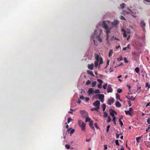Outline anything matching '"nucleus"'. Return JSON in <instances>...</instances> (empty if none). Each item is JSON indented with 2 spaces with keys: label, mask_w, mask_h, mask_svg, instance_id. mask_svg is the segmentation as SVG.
<instances>
[{
  "label": "nucleus",
  "mask_w": 150,
  "mask_h": 150,
  "mask_svg": "<svg viewBox=\"0 0 150 150\" xmlns=\"http://www.w3.org/2000/svg\"><path fill=\"white\" fill-rule=\"evenodd\" d=\"M119 23V22L117 20H115L113 21L112 22L111 24L113 27H115Z\"/></svg>",
  "instance_id": "nucleus-8"
},
{
  "label": "nucleus",
  "mask_w": 150,
  "mask_h": 150,
  "mask_svg": "<svg viewBox=\"0 0 150 150\" xmlns=\"http://www.w3.org/2000/svg\"><path fill=\"white\" fill-rule=\"evenodd\" d=\"M109 62H110V60H109L107 59V63H106V65L107 66H108V65H109Z\"/></svg>",
  "instance_id": "nucleus-52"
},
{
  "label": "nucleus",
  "mask_w": 150,
  "mask_h": 150,
  "mask_svg": "<svg viewBox=\"0 0 150 150\" xmlns=\"http://www.w3.org/2000/svg\"><path fill=\"white\" fill-rule=\"evenodd\" d=\"M144 1L148 3H150V0H144Z\"/></svg>",
  "instance_id": "nucleus-60"
},
{
  "label": "nucleus",
  "mask_w": 150,
  "mask_h": 150,
  "mask_svg": "<svg viewBox=\"0 0 150 150\" xmlns=\"http://www.w3.org/2000/svg\"><path fill=\"white\" fill-rule=\"evenodd\" d=\"M116 99L117 100H119L120 101H122V100L120 99V95L117 93L116 94Z\"/></svg>",
  "instance_id": "nucleus-17"
},
{
  "label": "nucleus",
  "mask_w": 150,
  "mask_h": 150,
  "mask_svg": "<svg viewBox=\"0 0 150 150\" xmlns=\"http://www.w3.org/2000/svg\"><path fill=\"white\" fill-rule=\"evenodd\" d=\"M91 83V82L90 80H88L87 81L86 83V85H88L89 84H90Z\"/></svg>",
  "instance_id": "nucleus-42"
},
{
  "label": "nucleus",
  "mask_w": 150,
  "mask_h": 150,
  "mask_svg": "<svg viewBox=\"0 0 150 150\" xmlns=\"http://www.w3.org/2000/svg\"><path fill=\"white\" fill-rule=\"evenodd\" d=\"M126 148L127 149H128L129 150L130 149V148L129 147H128V146H127V143L126 144Z\"/></svg>",
  "instance_id": "nucleus-61"
},
{
  "label": "nucleus",
  "mask_w": 150,
  "mask_h": 150,
  "mask_svg": "<svg viewBox=\"0 0 150 150\" xmlns=\"http://www.w3.org/2000/svg\"><path fill=\"white\" fill-rule=\"evenodd\" d=\"M107 86V83H105V84L103 86V89H105L106 88V87Z\"/></svg>",
  "instance_id": "nucleus-31"
},
{
  "label": "nucleus",
  "mask_w": 150,
  "mask_h": 150,
  "mask_svg": "<svg viewBox=\"0 0 150 150\" xmlns=\"http://www.w3.org/2000/svg\"><path fill=\"white\" fill-rule=\"evenodd\" d=\"M111 86V85H109L107 88V92L108 93H112V92L113 89Z\"/></svg>",
  "instance_id": "nucleus-12"
},
{
  "label": "nucleus",
  "mask_w": 150,
  "mask_h": 150,
  "mask_svg": "<svg viewBox=\"0 0 150 150\" xmlns=\"http://www.w3.org/2000/svg\"><path fill=\"white\" fill-rule=\"evenodd\" d=\"M65 147L67 149H69L70 148V145L68 144H66L65 145Z\"/></svg>",
  "instance_id": "nucleus-44"
},
{
  "label": "nucleus",
  "mask_w": 150,
  "mask_h": 150,
  "mask_svg": "<svg viewBox=\"0 0 150 150\" xmlns=\"http://www.w3.org/2000/svg\"><path fill=\"white\" fill-rule=\"evenodd\" d=\"M147 123L149 124H150V118H148L147 120Z\"/></svg>",
  "instance_id": "nucleus-51"
},
{
  "label": "nucleus",
  "mask_w": 150,
  "mask_h": 150,
  "mask_svg": "<svg viewBox=\"0 0 150 150\" xmlns=\"http://www.w3.org/2000/svg\"><path fill=\"white\" fill-rule=\"evenodd\" d=\"M150 129V125H149L148 126V127L146 129V131L148 132V130Z\"/></svg>",
  "instance_id": "nucleus-48"
},
{
  "label": "nucleus",
  "mask_w": 150,
  "mask_h": 150,
  "mask_svg": "<svg viewBox=\"0 0 150 150\" xmlns=\"http://www.w3.org/2000/svg\"><path fill=\"white\" fill-rule=\"evenodd\" d=\"M122 59V57H121L118 58L117 59L118 61H120Z\"/></svg>",
  "instance_id": "nucleus-53"
},
{
  "label": "nucleus",
  "mask_w": 150,
  "mask_h": 150,
  "mask_svg": "<svg viewBox=\"0 0 150 150\" xmlns=\"http://www.w3.org/2000/svg\"><path fill=\"white\" fill-rule=\"evenodd\" d=\"M94 90L93 88H89L88 93L89 95H90L91 94H93L94 93Z\"/></svg>",
  "instance_id": "nucleus-11"
},
{
  "label": "nucleus",
  "mask_w": 150,
  "mask_h": 150,
  "mask_svg": "<svg viewBox=\"0 0 150 150\" xmlns=\"http://www.w3.org/2000/svg\"><path fill=\"white\" fill-rule=\"evenodd\" d=\"M88 68L89 69L92 70L93 68V64H88Z\"/></svg>",
  "instance_id": "nucleus-15"
},
{
  "label": "nucleus",
  "mask_w": 150,
  "mask_h": 150,
  "mask_svg": "<svg viewBox=\"0 0 150 150\" xmlns=\"http://www.w3.org/2000/svg\"><path fill=\"white\" fill-rule=\"evenodd\" d=\"M116 105L118 107H120L121 106V104L118 101L117 102L115 103Z\"/></svg>",
  "instance_id": "nucleus-21"
},
{
  "label": "nucleus",
  "mask_w": 150,
  "mask_h": 150,
  "mask_svg": "<svg viewBox=\"0 0 150 150\" xmlns=\"http://www.w3.org/2000/svg\"><path fill=\"white\" fill-rule=\"evenodd\" d=\"M127 48V47H123V48L122 50H123V51H125V50H126Z\"/></svg>",
  "instance_id": "nucleus-64"
},
{
  "label": "nucleus",
  "mask_w": 150,
  "mask_h": 150,
  "mask_svg": "<svg viewBox=\"0 0 150 150\" xmlns=\"http://www.w3.org/2000/svg\"><path fill=\"white\" fill-rule=\"evenodd\" d=\"M146 87H148V88H149L150 87V84H149L148 83H146Z\"/></svg>",
  "instance_id": "nucleus-41"
},
{
  "label": "nucleus",
  "mask_w": 150,
  "mask_h": 150,
  "mask_svg": "<svg viewBox=\"0 0 150 150\" xmlns=\"http://www.w3.org/2000/svg\"><path fill=\"white\" fill-rule=\"evenodd\" d=\"M125 112L127 115H128L130 116H132L133 112V109L132 108H130L129 110H125Z\"/></svg>",
  "instance_id": "nucleus-6"
},
{
  "label": "nucleus",
  "mask_w": 150,
  "mask_h": 150,
  "mask_svg": "<svg viewBox=\"0 0 150 150\" xmlns=\"http://www.w3.org/2000/svg\"><path fill=\"white\" fill-rule=\"evenodd\" d=\"M139 25L141 28H144L146 26V23L144 22V21H141Z\"/></svg>",
  "instance_id": "nucleus-7"
},
{
  "label": "nucleus",
  "mask_w": 150,
  "mask_h": 150,
  "mask_svg": "<svg viewBox=\"0 0 150 150\" xmlns=\"http://www.w3.org/2000/svg\"><path fill=\"white\" fill-rule=\"evenodd\" d=\"M110 23L108 21H103L102 22V25L106 31V33L107 34L106 40L108 42V34L110 33L111 30L112 29V27H109L108 26V24Z\"/></svg>",
  "instance_id": "nucleus-2"
},
{
  "label": "nucleus",
  "mask_w": 150,
  "mask_h": 150,
  "mask_svg": "<svg viewBox=\"0 0 150 150\" xmlns=\"http://www.w3.org/2000/svg\"><path fill=\"white\" fill-rule=\"evenodd\" d=\"M94 93L96 94H99L100 93V91L99 89H96L94 91Z\"/></svg>",
  "instance_id": "nucleus-23"
},
{
  "label": "nucleus",
  "mask_w": 150,
  "mask_h": 150,
  "mask_svg": "<svg viewBox=\"0 0 150 150\" xmlns=\"http://www.w3.org/2000/svg\"><path fill=\"white\" fill-rule=\"evenodd\" d=\"M123 119V116H120V118L119 119V120H121V119Z\"/></svg>",
  "instance_id": "nucleus-62"
},
{
  "label": "nucleus",
  "mask_w": 150,
  "mask_h": 150,
  "mask_svg": "<svg viewBox=\"0 0 150 150\" xmlns=\"http://www.w3.org/2000/svg\"><path fill=\"white\" fill-rule=\"evenodd\" d=\"M120 135L118 134H116V138L117 139H118L119 138V136Z\"/></svg>",
  "instance_id": "nucleus-57"
},
{
  "label": "nucleus",
  "mask_w": 150,
  "mask_h": 150,
  "mask_svg": "<svg viewBox=\"0 0 150 150\" xmlns=\"http://www.w3.org/2000/svg\"><path fill=\"white\" fill-rule=\"evenodd\" d=\"M89 126H90V127L91 126H92L93 125V121H90V122H89Z\"/></svg>",
  "instance_id": "nucleus-38"
},
{
  "label": "nucleus",
  "mask_w": 150,
  "mask_h": 150,
  "mask_svg": "<svg viewBox=\"0 0 150 150\" xmlns=\"http://www.w3.org/2000/svg\"><path fill=\"white\" fill-rule=\"evenodd\" d=\"M100 33L99 34H97L96 33V30H95L94 33L93 35H91V40H93L94 44L95 45H98V43L96 40H98L100 42H101L102 41V40L100 37V34L102 31L101 30H100Z\"/></svg>",
  "instance_id": "nucleus-1"
},
{
  "label": "nucleus",
  "mask_w": 150,
  "mask_h": 150,
  "mask_svg": "<svg viewBox=\"0 0 150 150\" xmlns=\"http://www.w3.org/2000/svg\"><path fill=\"white\" fill-rule=\"evenodd\" d=\"M72 120V119L70 118H69L67 119V123H69Z\"/></svg>",
  "instance_id": "nucleus-43"
},
{
  "label": "nucleus",
  "mask_w": 150,
  "mask_h": 150,
  "mask_svg": "<svg viewBox=\"0 0 150 150\" xmlns=\"http://www.w3.org/2000/svg\"><path fill=\"white\" fill-rule=\"evenodd\" d=\"M90 127L91 129H93V130H95V128H94V127H93V125H92V126H90Z\"/></svg>",
  "instance_id": "nucleus-56"
},
{
  "label": "nucleus",
  "mask_w": 150,
  "mask_h": 150,
  "mask_svg": "<svg viewBox=\"0 0 150 150\" xmlns=\"http://www.w3.org/2000/svg\"><path fill=\"white\" fill-rule=\"evenodd\" d=\"M96 97L98 98L100 101L103 103L104 101V95L103 94H98L96 95Z\"/></svg>",
  "instance_id": "nucleus-4"
},
{
  "label": "nucleus",
  "mask_w": 150,
  "mask_h": 150,
  "mask_svg": "<svg viewBox=\"0 0 150 150\" xmlns=\"http://www.w3.org/2000/svg\"><path fill=\"white\" fill-rule=\"evenodd\" d=\"M104 149L105 150H106L107 149V145H104Z\"/></svg>",
  "instance_id": "nucleus-58"
},
{
  "label": "nucleus",
  "mask_w": 150,
  "mask_h": 150,
  "mask_svg": "<svg viewBox=\"0 0 150 150\" xmlns=\"http://www.w3.org/2000/svg\"><path fill=\"white\" fill-rule=\"evenodd\" d=\"M70 131V135H71L75 131V129H72L71 128H69L67 130V132H69Z\"/></svg>",
  "instance_id": "nucleus-14"
},
{
  "label": "nucleus",
  "mask_w": 150,
  "mask_h": 150,
  "mask_svg": "<svg viewBox=\"0 0 150 150\" xmlns=\"http://www.w3.org/2000/svg\"><path fill=\"white\" fill-rule=\"evenodd\" d=\"M99 60H100V62H99L100 64H101L103 63V60L102 58H101Z\"/></svg>",
  "instance_id": "nucleus-30"
},
{
  "label": "nucleus",
  "mask_w": 150,
  "mask_h": 150,
  "mask_svg": "<svg viewBox=\"0 0 150 150\" xmlns=\"http://www.w3.org/2000/svg\"><path fill=\"white\" fill-rule=\"evenodd\" d=\"M86 120H85V122H90V121H91L92 120H91V119L89 118L88 117V116L86 117Z\"/></svg>",
  "instance_id": "nucleus-16"
},
{
  "label": "nucleus",
  "mask_w": 150,
  "mask_h": 150,
  "mask_svg": "<svg viewBox=\"0 0 150 150\" xmlns=\"http://www.w3.org/2000/svg\"><path fill=\"white\" fill-rule=\"evenodd\" d=\"M80 113L81 116L83 118H85L86 117L88 116V113L84 110L80 111Z\"/></svg>",
  "instance_id": "nucleus-5"
},
{
  "label": "nucleus",
  "mask_w": 150,
  "mask_h": 150,
  "mask_svg": "<svg viewBox=\"0 0 150 150\" xmlns=\"http://www.w3.org/2000/svg\"><path fill=\"white\" fill-rule=\"evenodd\" d=\"M94 126L97 129H98L99 128L98 127L97 125V123H94Z\"/></svg>",
  "instance_id": "nucleus-50"
},
{
  "label": "nucleus",
  "mask_w": 150,
  "mask_h": 150,
  "mask_svg": "<svg viewBox=\"0 0 150 150\" xmlns=\"http://www.w3.org/2000/svg\"><path fill=\"white\" fill-rule=\"evenodd\" d=\"M140 138L141 137H136V140L137 142L138 143L139 142V140L140 139Z\"/></svg>",
  "instance_id": "nucleus-37"
},
{
  "label": "nucleus",
  "mask_w": 150,
  "mask_h": 150,
  "mask_svg": "<svg viewBox=\"0 0 150 150\" xmlns=\"http://www.w3.org/2000/svg\"><path fill=\"white\" fill-rule=\"evenodd\" d=\"M122 31H124V33L123 34V36L124 37H126L127 36V34H126V31L124 30V29H122Z\"/></svg>",
  "instance_id": "nucleus-20"
},
{
  "label": "nucleus",
  "mask_w": 150,
  "mask_h": 150,
  "mask_svg": "<svg viewBox=\"0 0 150 150\" xmlns=\"http://www.w3.org/2000/svg\"><path fill=\"white\" fill-rule=\"evenodd\" d=\"M113 50H111L109 53V54L108 56L109 57H110L113 54Z\"/></svg>",
  "instance_id": "nucleus-19"
},
{
  "label": "nucleus",
  "mask_w": 150,
  "mask_h": 150,
  "mask_svg": "<svg viewBox=\"0 0 150 150\" xmlns=\"http://www.w3.org/2000/svg\"><path fill=\"white\" fill-rule=\"evenodd\" d=\"M102 83H99L98 85V87L100 88H102Z\"/></svg>",
  "instance_id": "nucleus-34"
},
{
  "label": "nucleus",
  "mask_w": 150,
  "mask_h": 150,
  "mask_svg": "<svg viewBox=\"0 0 150 150\" xmlns=\"http://www.w3.org/2000/svg\"><path fill=\"white\" fill-rule=\"evenodd\" d=\"M85 100H86V101H88L89 100V97H86L85 98Z\"/></svg>",
  "instance_id": "nucleus-47"
},
{
  "label": "nucleus",
  "mask_w": 150,
  "mask_h": 150,
  "mask_svg": "<svg viewBox=\"0 0 150 150\" xmlns=\"http://www.w3.org/2000/svg\"><path fill=\"white\" fill-rule=\"evenodd\" d=\"M91 139H86V142H90V141H91Z\"/></svg>",
  "instance_id": "nucleus-63"
},
{
  "label": "nucleus",
  "mask_w": 150,
  "mask_h": 150,
  "mask_svg": "<svg viewBox=\"0 0 150 150\" xmlns=\"http://www.w3.org/2000/svg\"><path fill=\"white\" fill-rule=\"evenodd\" d=\"M135 71L137 73H138L139 71V69L138 67H137L135 68Z\"/></svg>",
  "instance_id": "nucleus-25"
},
{
  "label": "nucleus",
  "mask_w": 150,
  "mask_h": 150,
  "mask_svg": "<svg viewBox=\"0 0 150 150\" xmlns=\"http://www.w3.org/2000/svg\"><path fill=\"white\" fill-rule=\"evenodd\" d=\"M126 97L127 99L130 100H134L135 99V98H133V99H131V98H130V96H126Z\"/></svg>",
  "instance_id": "nucleus-22"
},
{
  "label": "nucleus",
  "mask_w": 150,
  "mask_h": 150,
  "mask_svg": "<svg viewBox=\"0 0 150 150\" xmlns=\"http://www.w3.org/2000/svg\"><path fill=\"white\" fill-rule=\"evenodd\" d=\"M125 4L124 3H123L120 5V6L122 9H123L125 6Z\"/></svg>",
  "instance_id": "nucleus-29"
},
{
  "label": "nucleus",
  "mask_w": 150,
  "mask_h": 150,
  "mask_svg": "<svg viewBox=\"0 0 150 150\" xmlns=\"http://www.w3.org/2000/svg\"><path fill=\"white\" fill-rule=\"evenodd\" d=\"M96 81H93L91 83L92 86L93 87L95 86L96 84Z\"/></svg>",
  "instance_id": "nucleus-26"
},
{
  "label": "nucleus",
  "mask_w": 150,
  "mask_h": 150,
  "mask_svg": "<svg viewBox=\"0 0 150 150\" xmlns=\"http://www.w3.org/2000/svg\"><path fill=\"white\" fill-rule=\"evenodd\" d=\"M93 105L96 107H100V102L98 100H97L93 103Z\"/></svg>",
  "instance_id": "nucleus-9"
},
{
  "label": "nucleus",
  "mask_w": 150,
  "mask_h": 150,
  "mask_svg": "<svg viewBox=\"0 0 150 150\" xmlns=\"http://www.w3.org/2000/svg\"><path fill=\"white\" fill-rule=\"evenodd\" d=\"M113 117V118H112V121L114 122V121H115V117Z\"/></svg>",
  "instance_id": "nucleus-59"
},
{
  "label": "nucleus",
  "mask_w": 150,
  "mask_h": 150,
  "mask_svg": "<svg viewBox=\"0 0 150 150\" xmlns=\"http://www.w3.org/2000/svg\"><path fill=\"white\" fill-rule=\"evenodd\" d=\"M124 62L125 63H127L128 62V61L127 60L126 57H125L124 58Z\"/></svg>",
  "instance_id": "nucleus-40"
},
{
  "label": "nucleus",
  "mask_w": 150,
  "mask_h": 150,
  "mask_svg": "<svg viewBox=\"0 0 150 150\" xmlns=\"http://www.w3.org/2000/svg\"><path fill=\"white\" fill-rule=\"evenodd\" d=\"M114 113L115 114H117V112H115L114 110H110V115L112 117H114Z\"/></svg>",
  "instance_id": "nucleus-13"
},
{
  "label": "nucleus",
  "mask_w": 150,
  "mask_h": 150,
  "mask_svg": "<svg viewBox=\"0 0 150 150\" xmlns=\"http://www.w3.org/2000/svg\"><path fill=\"white\" fill-rule=\"evenodd\" d=\"M95 58H96V60H98V61H99L100 59V58L99 56L98 55H96L95 57Z\"/></svg>",
  "instance_id": "nucleus-27"
},
{
  "label": "nucleus",
  "mask_w": 150,
  "mask_h": 150,
  "mask_svg": "<svg viewBox=\"0 0 150 150\" xmlns=\"http://www.w3.org/2000/svg\"><path fill=\"white\" fill-rule=\"evenodd\" d=\"M99 61L95 60L94 62L95 67H97L98 65V63Z\"/></svg>",
  "instance_id": "nucleus-18"
},
{
  "label": "nucleus",
  "mask_w": 150,
  "mask_h": 150,
  "mask_svg": "<svg viewBox=\"0 0 150 150\" xmlns=\"http://www.w3.org/2000/svg\"><path fill=\"white\" fill-rule=\"evenodd\" d=\"M79 126L81 127V129L82 131H84L85 129L86 124L81 120H79L78 122Z\"/></svg>",
  "instance_id": "nucleus-3"
},
{
  "label": "nucleus",
  "mask_w": 150,
  "mask_h": 150,
  "mask_svg": "<svg viewBox=\"0 0 150 150\" xmlns=\"http://www.w3.org/2000/svg\"><path fill=\"white\" fill-rule=\"evenodd\" d=\"M104 115H103V117L104 118L106 117L107 116H108V114L107 112H103Z\"/></svg>",
  "instance_id": "nucleus-28"
},
{
  "label": "nucleus",
  "mask_w": 150,
  "mask_h": 150,
  "mask_svg": "<svg viewBox=\"0 0 150 150\" xmlns=\"http://www.w3.org/2000/svg\"><path fill=\"white\" fill-rule=\"evenodd\" d=\"M97 81L99 83H102L103 82V81L102 80L100 79H98Z\"/></svg>",
  "instance_id": "nucleus-36"
},
{
  "label": "nucleus",
  "mask_w": 150,
  "mask_h": 150,
  "mask_svg": "<svg viewBox=\"0 0 150 150\" xmlns=\"http://www.w3.org/2000/svg\"><path fill=\"white\" fill-rule=\"evenodd\" d=\"M120 18L122 20H126V19L125 18L122 16H120Z\"/></svg>",
  "instance_id": "nucleus-32"
},
{
  "label": "nucleus",
  "mask_w": 150,
  "mask_h": 150,
  "mask_svg": "<svg viewBox=\"0 0 150 150\" xmlns=\"http://www.w3.org/2000/svg\"><path fill=\"white\" fill-rule=\"evenodd\" d=\"M119 121L120 122V124L121 126V127L123 125V123L122 121L121 120H119Z\"/></svg>",
  "instance_id": "nucleus-45"
},
{
  "label": "nucleus",
  "mask_w": 150,
  "mask_h": 150,
  "mask_svg": "<svg viewBox=\"0 0 150 150\" xmlns=\"http://www.w3.org/2000/svg\"><path fill=\"white\" fill-rule=\"evenodd\" d=\"M122 89L120 88H118L117 89V92L119 93H121L122 92Z\"/></svg>",
  "instance_id": "nucleus-33"
},
{
  "label": "nucleus",
  "mask_w": 150,
  "mask_h": 150,
  "mask_svg": "<svg viewBox=\"0 0 150 150\" xmlns=\"http://www.w3.org/2000/svg\"><path fill=\"white\" fill-rule=\"evenodd\" d=\"M115 143L116 144L117 146H119L120 145L119 143L118 140H117L115 141Z\"/></svg>",
  "instance_id": "nucleus-35"
},
{
  "label": "nucleus",
  "mask_w": 150,
  "mask_h": 150,
  "mask_svg": "<svg viewBox=\"0 0 150 150\" xmlns=\"http://www.w3.org/2000/svg\"><path fill=\"white\" fill-rule=\"evenodd\" d=\"M127 102H128V104L129 105V106H131L132 104H131V102L130 101H129V100H128L127 101Z\"/></svg>",
  "instance_id": "nucleus-49"
},
{
  "label": "nucleus",
  "mask_w": 150,
  "mask_h": 150,
  "mask_svg": "<svg viewBox=\"0 0 150 150\" xmlns=\"http://www.w3.org/2000/svg\"><path fill=\"white\" fill-rule=\"evenodd\" d=\"M127 10H129L131 13H134L129 8H127Z\"/></svg>",
  "instance_id": "nucleus-55"
},
{
  "label": "nucleus",
  "mask_w": 150,
  "mask_h": 150,
  "mask_svg": "<svg viewBox=\"0 0 150 150\" xmlns=\"http://www.w3.org/2000/svg\"><path fill=\"white\" fill-rule=\"evenodd\" d=\"M106 107V105L105 104H103L102 105V108L103 110V111H105V108Z\"/></svg>",
  "instance_id": "nucleus-24"
},
{
  "label": "nucleus",
  "mask_w": 150,
  "mask_h": 150,
  "mask_svg": "<svg viewBox=\"0 0 150 150\" xmlns=\"http://www.w3.org/2000/svg\"><path fill=\"white\" fill-rule=\"evenodd\" d=\"M100 107H96V108H94V110H96L97 111H98V110L99 109Z\"/></svg>",
  "instance_id": "nucleus-46"
},
{
  "label": "nucleus",
  "mask_w": 150,
  "mask_h": 150,
  "mask_svg": "<svg viewBox=\"0 0 150 150\" xmlns=\"http://www.w3.org/2000/svg\"><path fill=\"white\" fill-rule=\"evenodd\" d=\"M114 99L113 98H111L108 100V104L110 105L114 102Z\"/></svg>",
  "instance_id": "nucleus-10"
},
{
  "label": "nucleus",
  "mask_w": 150,
  "mask_h": 150,
  "mask_svg": "<svg viewBox=\"0 0 150 150\" xmlns=\"http://www.w3.org/2000/svg\"><path fill=\"white\" fill-rule=\"evenodd\" d=\"M108 120L107 121V122H110L111 121V120L110 117V116H108Z\"/></svg>",
  "instance_id": "nucleus-39"
},
{
  "label": "nucleus",
  "mask_w": 150,
  "mask_h": 150,
  "mask_svg": "<svg viewBox=\"0 0 150 150\" xmlns=\"http://www.w3.org/2000/svg\"><path fill=\"white\" fill-rule=\"evenodd\" d=\"M79 98L81 99H84V97L83 96H81Z\"/></svg>",
  "instance_id": "nucleus-54"
}]
</instances>
